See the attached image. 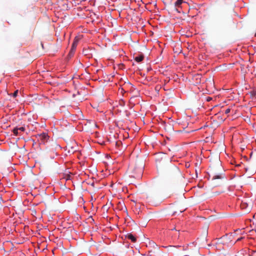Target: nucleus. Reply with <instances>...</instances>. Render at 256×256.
I'll list each match as a JSON object with an SVG mask.
<instances>
[{
	"label": "nucleus",
	"mask_w": 256,
	"mask_h": 256,
	"mask_svg": "<svg viewBox=\"0 0 256 256\" xmlns=\"http://www.w3.org/2000/svg\"><path fill=\"white\" fill-rule=\"evenodd\" d=\"M242 238H238V240H242Z\"/></svg>",
	"instance_id": "a211bd4d"
},
{
	"label": "nucleus",
	"mask_w": 256,
	"mask_h": 256,
	"mask_svg": "<svg viewBox=\"0 0 256 256\" xmlns=\"http://www.w3.org/2000/svg\"><path fill=\"white\" fill-rule=\"evenodd\" d=\"M240 206H241L242 208V209H244V208L246 209L247 208V207L248 206V205L246 203L242 202Z\"/></svg>",
	"instance_id": "1a4fd4ad"
},
{
	"label": "nucleus",
	"mask_w": 256,
	"mask_h": 256,
	"mask_svg": "<svg viewBox=\"0 0 256 256\" xmlns=\"http://www.w3.org/2000/svg\"><path fill=\"white\" fill-rule=\"evenodd\" d=\"M18 90H16L14 93H13V96L14 97H16L18 95Z\"/></svg>",
	"instance_id": "9d476101"
},
{
	"label": "nucleus",
	"mask_w": 256,
	"mask_h": 256,
	"mask_svg": "<svg viewBox=\"0 0 256 256\" xmlns=\"http://www.w3.org/2000/svg\"><path fill=\"white\" fill-rule=\"evenodd\" d=\"M230 111V108H227L226 110H225V112L224 113L226 114H228Z\"/></svg>",
	"instance_id": "f8f14e48"
},
{
	"label": "nucleus",
	"mask_w": 256,
	"mask_h": 256,
	"mask_svg": "<svg viewBox=\"0 0 256 256\" xmlns=\"http://www.w3.org/2000/svg\"><path fill=\"white\" fill-rule=\"evenodd\" d=\"M212 100V98H208L207 100H208V101H210V100Z\"/></svg>",
	"instance_id": "4468645a"
},
{
	"label": "nucleus",
	"mask_w": 256,
	"mask_h": 256,
	"mask_svg": "<svg viewBox=\"0 0 256 256\" xmlns=\"http://www.w3.org/2000/svg\"><path fill=\"white\" fill-rule=\"evenodd\" d=\"M40 139L42 140L44 142L46 140H47L48 138V136L47 134L46 133H42L38 135Z\"/></svg>",
	"instance_id": "20e7f679"
},
{
	"label": "nucleus",
	"mask_w": 256,
	"mask_h": 256,
	"mask_svg": "<svg viewBox=\"0 0 256 256\" xmlns=\"http://www.w3.org/2000/svg\"><path fill=\"white\" fill-rule=\"evenodd\" d=\"M174 168L176 170H178V168H177V167L176 166H174Z\"/></svg>",
	"instance_id": "2eb2a0df"
},
{
	"label": "nucleus",
	"mask_w": 256,
	"mask_h": 256,
	"mask_svg": "<svg viewBox=\"0 0 256 256\" xmlns=\"http://www.w3.org/2000/svg\"><path fill=\"white\" fill-rule=\"evenodd\" d=\"M142 172V167L140 168L135 167L133 170V174H132L131 176L134 178H139L141 177Z\"/></svg>",
	"instance_id": "f257e3e1"
},
{
	"label": "nucleus",
	"mask_w": 256,
	"mask_h": 256,
	"mask_svg": "<svg viewBox=\"0 0 256 256\" xmlns=\"http://www.w3.org/2000/svg\"><path fill=\"white\" fill-rule=\"evenodd\" d=\"M144 58V56L143 54H140V56H136L134 58V60L139 62H142Z\"/></svg>",
	"instance_id": "0eeeda50"
},
{
	"label": "nucleus",
	"mask_w": 256,
	"mask_h": 256,
	"mask_svg": "<svg viewBox=\"0 0 256 256\" xmlns=\"http://www.w3.org/2000/svg\"><path fill=\"white\" fill-rule=\"evenodd\" d=\"M183 2H184V0H177L175 2H174V6H175V8L176 10V11H178V12H180V11L178 10V8L180 7L182 4L183 3Z\"/></svg>",
	"instance_id": "7ed1b4c3"
},
{
	"label": "nucleus",
	"mask_w": 256,
	"mask_h": 256,
	"mask_svg": "<svg viewBox=\"0 0 256 256\" xmlns=\"http://www.w3.org/2000/svg\"><path fill=\"white\" fill-rule=\"evenodd\" d=\"M78 42V38H75L72 46V50H75Z\"/></svg>",
	"instance_id": "39448f33"
},
{
	"label": "nucleus",
	"mask_w": 256,
	"mask_h": 256,
	"mask_svg": "<svg viewBox=\"0 0 256 256\" xmlns=\"http://www.w3.org/2000/svg\"><path fill=\"white\" fill-rule=\"evenodd\" d=\"M245 170H246V171H248V168H245Z\"/></svg>",
	"instance_id": "f3484780"
},
{
	"label": "nucleus",
	"mask_w": 256,
	"mask_h": 256,
	"mask_svg": "<svg viewBox=\"0 0 256 256\" xmlns=\"http://www.w3.org/2000/svg\"><path fill=\"white\" fill-rule=\"evenodd\" d=\"M70 178H71V176L70 174L67 175L66 177V180H70Z\"/></svg>",
	"instance_id": "ddd939ff"
},
{
	"label": "nucleus",
	"mask_w": 256,
	"mask_h": 256,
	"mask_svg": "<svg viewBox=\"0 0 256 256\" xmlns=\"http://www.w3.org/2000/svg\"><path fill=\"white\" fill-rule=\"evenodd\" d=\"M126 238L129 240H132V242H136V238L131 234H128L126 236Z\"/></svg>",
	"instance_id": "423d86ee"
},
{
	"label": "nucleus",
	"mask_w": 256,
	"mask_h": 256,
	"mask_svg": "<svg viewBox=\"0 0 256 256\" xmlns=\"http://www.w3.org/2000/svg\"><path fill=\"white\" fill-rule=\"evenodd\" d=\"M214 175L213 176H212V180H216V179H221L222 178V176L221 174H214Z\"/></svg>",
	"instance_id": "6e6552de"
},
{
	"label": "nucleus",
	"mask_w": 256,
	"mask_h": 256,
	"mask_svg": "<svg viewBox=\"0 0 256 256\" xmlns=\"http://www.w3.org/2000/svg\"><path fill=\"white\" fill-rule=\"evenodd\" d=\"M185 210V209H183L182 210H180V212H184V210Z\"/></svg>",
	"instance_id": "dca6fc26"
},
{
	"label": "nucleus",
	"mask_w": 256,
	"mask_h": 256,
	"mask_svg": "<svg viewBox=\"0 0 256 256\" xmlns=\"http://www.w3.org/2000/svg\"><path fill=\"white\" fill-rule=\"evenodd\" d=\"M74 50H72V49L70 50V52L69 54H68V56H71L73 55V54H74Z\"/></svg>",
	"instance_id": "9b49d317"
},
{
	"label": "nucleus",
	"mask_w": 256,
	"mask_h": 256,
	"mask_svg": "<svg viewBox=\"0 0 256 256\" xmlns=\"http://www.w3.org/2000/svg\"><path fill=\"white\" fill-rule=\"evenodd\" d=\"M25 130V128L24 126H20V127H16L14 128L12 132L15 136H20L21 135V132H23Z\"/></svg>",
	"instance_id": "f03ea898"
},
{
	"label": "nucleus",
	"mask_w": 256,
	"mask_h": 256,
	"mask_svg": "<svg viewBox=\"0 0 256 256\" xmlns=\"http://www.w3.org/2000/svg\"><path fill=\"white\" fill-rule=\"evenodd\" d=\"M254 36H256V33L255 34Z\"/></svg>",
	"instance_id": "6ab92c4d"
}]
</instances>
